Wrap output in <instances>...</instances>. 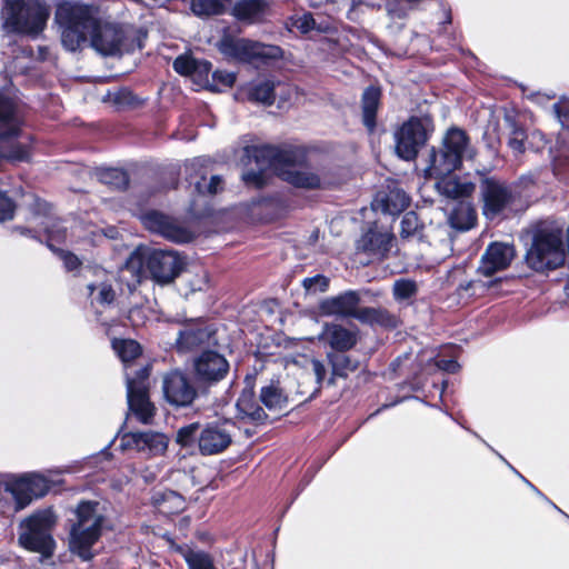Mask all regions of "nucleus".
Wrapping results in <instances>:
<instances>
[{
	"label": "nucleus",
	"mask_w": 569,
	"mask_h": 569,
	"mask_svg": "<svg viewBox=\"0 0 569 569\" xmlns=\"http://www.w3.org/2000/svg\"><path fill=\"white\" fill-rule=\"evenodd\" d=\"M54 19L61 28V42L69 51L78 50L90 36L91 47L103 56L130 53L143 48L147 32L130 34L121 26L101 22L92 6L63 2Z\"/></svg>",
	"instance_id": "1"
},
{
	"label": "nucleus",
	"mask_w": 569,
	"mask_h": 569,
	"mask_svg": "<svg viewBox=\"0 0 569 569\" xmlns=\"http://www.w3.org/2000/svg\"><path fill=\"white\" fill-rule=\"evenodd\" d=\"M249 161H254L258 170L249 169L242 173V181L247 187L263 189L269 183L268 168L276 176L298 189L318 190L321 188L319 174L310 171L296 170L307 168L309 163L308 150L297 144H251L243 149Z\"/></svg>",
	"instance_id": "2"
},
{
	"label": "nucleus",
	"mask_w": 569,
	"mask_h": 569,
	"mask_svg": "<svg viewBox=\"0 0 569 569\" xmlns=\"http://www.w3.org/2000/svg\"><path fill=\"white\" fill-rule=\"evenodd\" d=\"M470 144V137L466 130L451 126L445 132L441 146L431 147L428 154V166L425 169L427 178L443 180L459 170L463 162V154Z\"/></svg>",
	"instance_id": "3"
},
{
	"label": "nucleus",
	"mask_w": 569,
	"mask_h": 569,
	"mask_svg": "<svg viewBox=\"0 0 569 569\" xmlns=\"http://www.w3.org/2000/svg\"><path fill=\"white\" fill-rule=\"evenodd\" d=\"M566 261L563 232L560 228L538 227L533 230L525 263L538 273H548L562 267Z\"/></svg>",
	"instance_id": "4"
},
{
	"label": "nucleus",
	"mask_w": 569,
	"mask_h": 569,
	"mask_svg": "<svg viewBox=\"0 0 569 569\" xmlns=\"http://www.w3.org/2000/svg\"><path fill=\"white\" fill-rule=\"evenodd\" d=\"M134 264L139 270L144 268L157 284L166 286L181 274L187 260L186 256L173 250L137 248L127 260V267Z\"/></svg>",
	"instance_id": "5"
},
{
	"label": "nucleus",
	"mask_w": 569,
	"mask_h": 569,
	"mask_svg": "<svg viewBox=\"0 0 569 569\" xmlns=\"http://www.w3.org/2000/svg\"><path fill=\"white\" fill-rule=\"evenodd\" d=\"M6 24L14 33L39 36L47 27L50 7L44 0H3Z\"/></svg>",
	"instance_id": "6"
},
{
	"label": "nucleus",
	"mask_w": 569,
	"mask_h": 569,
	"mask_svg": "<svg viewBox=\"0 0 569 569\" xmlns=\"http://www.w3.org/2000/svg\"><path fill=\"white\" fill-rule=\"evenodd\" d=\"M435 129L431 116H410L393 133L397 157L405 161H415L432 137Z\"/></svg>",
	"instance_id": "7"
},
{
	"label": "nucleus",
	"mask_w": 569,
	"mask_h": 569,
	"mask_svg": "<svg viewBox=\"0 0 569 569\" xmlns=\"http://www.w3.org/2000/svg\"><path fill=\"white\" fill-rule=\"evenodd\" d=\"M21 127L16 117L14 102L0 92V160L27 162L30 160V147L18 141Z\"/></svg>",
	"instance_id": "8"
},
{
	"label": "nucleus",
	"mask_w": 569,
	"mask_h": 569,
	"mask_svg": "<svg viewBox=\"0 0 569 569\" xmlns=\"http://www.w3.org/2000/svg\"><path fill=\"white\" fill-rule=\"evenodd\" d=\"M53 521L47 513H34L22 523L19 533V545L31 552L40 553L42 558H51L54 553L56 541L52 537Z\"/></svg>",
	"instance_id": "9"
},
{
	"label": "nucleus",
	"mask_w": 569,
	"mask_h": 569,
	"mask_svg": "<svg viewBox=\"0 0 569 569\" xmlns=\"http://www.w3.org/2000/svg\"><path fill=\"white\" fill-rule=\"evenodd\" d=\"M193 379L198 387L210 388L227 378L229 361L217 350H202L193 360Z\"/></svg>",
	"instance_id": "10"
},
{
	"label": "nucleus",
	"mask_w": 569,
	"mask_h": 569,
	"mask_svg": "<svg viewBox=\"0 0 569 569\" xmlns=\"http://www.w3.org/2000/svg\"><path fill=\"white\" fill-rule=\"evenodd\" d=\"M480 193L482 214L490 220L499 217L516 200L511 187L496 177L481 178Z\"/></svg>",
	"instance_id": "11"
},
{
	"label": "nucleus",
	"mask_w": 569,
	"mask_h": 569,
	"mask_svg": "<svg viewBox=\"0 0 569 569\" xmlns=\"http://www.w3.org/2000/svg\"><path fill=\"white\" fill-rule=\"evenodd\" d=\"M393 241L395 234L373 221L356 241V251L367 256V263L381 262L389 257Z\"/></svg>",
	"instance_id": "12"
},
{
	"label": "nucleus",
	"mask_w": 569,
	"mask_h": 569,
	"mask_svg": "<svg viewBox=\"0 0 569 569\" xmlns=\"http://www.w3.org/2000/svg\"><path fill=\"white\" fill-rule=\"evenodd\" d=\"M142 224L152 233H157L176 243H189L193 233L179 224L177 220L159 210H148L141 216Z\"/></svg>",
	"instance_id": "13"
},
{
	"label": "nucleus",
	"mask_w": 569,
	"mask_h": 569,
	"mask_svg": "<svg viewBox=\"0 0 569 569\" xmlns=\"http://www.w3.org/2000/svg\"><path fill=\"white\" fill-rule=\"evenodd\" d=\"M162 391L164 400L174 408L189 407L198 396L190 378L179 369L170 370L163 376Z\"/></svg>",
	"instance_id": "14"
},
{
	"label": "nucleus",
	"mask_w": 569,
	"mask_h": 569,
	"mask_svg": "<svg viewBox=\"0 0 569 569\" xmlns=\"http://www.w3.org/2000/svg\"><path fill=\"white\" fill-rule=\"evenodd\" d=\"M106 518L103 515L94 518V521L87 528L71 527L69 548L83 561H90L94 555L92 552L93 545L100 539L102 526Z\"/></svg>",
	"instance_id": "15"
},
{
	"label": "nucleus",
	"mask_w": 569,
	"mask_h": 569,
	"mask_svg": "<svg viewBox=\"0 0 569 569\" xmlns=\"http://www.w3.org/2000/svg\"><path fill=\"white\" fill-rule=\"evenodd\" d=\"M216 330L202 319H190L183 323V329L176 340L179 351H192L204 345H209Z\"/></svg>",
	"instance_id": "16"
},
{
	"label": "nucleus",
	"mask_w": 569,
	"mask_h": 569,
	"mask_svg": "<svg viewBox=\"0 0 569 569\" xmlns=\"http://www.w3.org/2000/svg\"><path fill=\"white\" fill-rule=\"evenodd\" d=\"M361 297L356 290H347L338 296L326 298L319 305L325 316H339L359 320Z\"/></svg>",
	"instance_id": "17"
},
{
	"label": "nucleus",
	"mask_w": 569,
	"mask_h": 569,
	"mask_svg": "<svg viewBox=\"0 0 569 569\" xmlns=\"http://www.w3.org/2000/svg\"><path fill=\"white\" fill-rule=\"evenodd\" d=\"M513 257V246L498 241L491 242L480 259L478 272L486 277H491L496 272L507 269Z\"/></svg>",
	"instance_id": "18"
},
{
	"label": "nucleus",
	"mask_w": 569,
	"mask_h": 569,
	"mask_svg": "<svg viewBox=\"0 0 569 569\" xmlns=\"http://www.w3.org/2000/svg\"><path fill=\"white\" fill-rule=\"evenodd\" d=\"M127 399L129 410L143 425H149L156 416V407L150 401L149 386L140 382L128 381Z\"/></svg>",
	"instance_id": "19"
},
{
	"label": "nucleus",
	"mask_w": 569,
	"mask_h": 569,
	"mask_svg": "<svg viewBox=\"0 0 569 569\" xmlns=\"http://www.w3.org/2000/svg\"><path fill=\"white\" fill-rule=\"evenodd\" d=\"M383 92L379 84H369L360 97L361 123L369 136L378 130V113L382 107Z\"/></svg>",
	"instance_id": "20"
},
{
	"label": "nucleus",
	"mask_w": 569,
	"mask_h": 569,
	"mask_svg": "<svg viewBox=\"0 0 569 569\" xmlns=\"http://www.w3.org/2000/svg\"><path fill=\"white\" fill-rule=\"evenodd\" d=\"M231 442V435L218 422L207 423L198 437V448L202 456L221 453Z\"/></svg>",
	"instance_id": "21"
},
{
	"label": "nucleus",
	"mask_w": 569,
	"mask_h": 569,
	"mask_svg": "<svg viewBox=\"0 0 569 569\" xmlns=\"http://www.w3.org/2000/svg\"><path fill=\"white\" fill-rule=\"evenodd\" d=\"M256 214L264 223L284 218L290 209L289 199L279 192L261 196L252 200Z\"/></svg>",
	"instance_id": "22"
},
{
	"label": "nucleus",
	"mask_w": 569,
	"mask_h": 569,
	"mask_svg": "<svg viewBox=\"0 0 569 569\" xmlns=\"http://www.w3.org/2000/svg\"><path fill=\"white\" fill-rule=\"evenodd\" d=\"M410 197L400 187V183L390 181L385 190L377 193L373 203H377L383 213L398 216L410 206Z\"/></svg>",
	"instance_id": "23"
},
{
	"label": "nucleus",
	"mask_w": 569,
	"mask_h": 569,
	"mask_svg": "<svg viewBox=\"0 0 569 569\" xmlns=\"http://www.w3.org/2000/svg\"><path fill=\"white\" fill-rule=\"evenodd\" d=\"M236 418L256 426L266 425L269 416L259 406L252 387L243 388L236 402Z\"/></svg>",
	"instance_id": "24"
},
{
	"label": "nucleus",
	"mask_w": 569,
	"mask_h": 569,
	"mask_svg": "<svg viewBox=\"0 0 569 569\" xmlns=\"http://www.w3.org/2000/svg\"><path fill=\"white\" fill-rule=\"evenodd\" d=\"M208 169L203 163L193 162L186 167V180L193 187L192 194H216L222 190V178L212 176L207 183Z\"/></svg>",
	"instance_id": "25"
},
{
	"label": "nucleus",
	"mask_w": 569,
	"mask_h": 569,
	"mask_svg": "<svg viewBox=\"0 0 569 569\" xmlns=\"http://www.w3.org/2000/svg\"><path fill=\"white\" fill-rule=\"evenodd\" d=\"M236 96L241 100L270 107L276 101V84L269 79L250 81L240 87Z\"/></svg>",
	"instance_id": "26"
},
{
	"label": "nucleus",
	"mask_w": 569,
	"mask_h": 569,
	"mask_svg": "<svg viewBox=\"0 0 569 569\" xmlns=\"http://www.w3.org/2000/svg\"><path fill=\"white\" fill-rule=\"evenodd\" d=\"M218 47L219 51L223 56L242 62L252 61V51L256 48L254 41L249 39H237L229 34L221 38Z\"/></svg>",
	"instance_id": "27"
},
{
	"label": "nucleus",
	"mask_w": 569,
	"mask_h": 569,
	"mask_svg": "<svg viewBox=\"0 0 569 569\" xmlns=\"http://www.w3.org/2000/svg\"><path fill=\"white\" fill-rule=\"evenodd\" d=\"M359 321L371 327H380L385 330H395L400 325V319L386 308L362 307Z\"/></svg>",
	"instance_id": "28"
},
{
	"label": "nucleus",
	"mask_w": 569,
	"mask_h": 569,
	"mask_svg": "<svg viewBox=\"0 0 569 569\" xmlns=\"http://www.w3.org/2000/svg\"><path fill=\"white\" fill-rule=\"evenodd\" d=\"M323 335L330 348L336 352H346L357 343L356 332L341 325H327Z\"/></svg>",
	"instance_id": "29"
},
{
	"label": "nucleus",
	"mask_w": 569,
	"mask_h": 569,
	"mask_svg": "<svg viewBox=\"0 0 569 569\" xmlns=\"http://www.w3.org/2000/svg\"><path fill=\"white\" fill-rule=\"evenodd\" d=\"M267 8L266 0H238L231 13L238 21L251 24L262 20Z\"/></svg>",
	"instance_id": "30"
},
{
	"label": "nucleus",
	"mask_w": 569,
	"mask_h": 569,
	"mask_svg": "<svg viewBox=\"0 0 569 569\" xmlns=\"http://www.w3.org/2000/svg\"><path fill=\"white\" fill-rule=\"evenodd\" d=\"M152 502L158 511L166 516L178 515L184 509V498L173 490L157 492L152 497Z\"/></svg>",
	"instance_id": "31"
},
{
	"label": "nucleus",
	"mask_w": 569,
	"mask_h": 569,
	"mask_svg": "<svg viewBox=\"0 0 569 569\" xmlns=\"http://www.w3.org/2000/svg\"><path fill=\"white\" fill-rule=\"evenodd\" d=\"M328 361L331 366L329 383H333L336 377L347 378L349 373L359 368V361L346 355V352H330L328 353Z\"/></svg>",
	"instance_id": "32"
},
{
	"label": "nucleus",
	"mask_w": 569,
	"mask_h": 569,
	"mask_svg": "<svg viewBox=\"0 0 569 569\" xmlns=\"http://www.w3.org/2000/svg\"><path fill=\"white\" fill-rule=\"evenodd\" d=\"M450 224L459 231H467L477 223V212L468 203H460L453 208L449 217Z\"/></svg>",
	"instance_id": "33"
},
{
	"label": "nucleus",
	"mask_w": 569,
	"mask_h": 569,
	"mask_svg": "<svg viewBox=\"0 0 569 569\" xmlns=\"http://www.w3.org/2000/svg\"><path fill=\"white\" fill-rule=\"evenodd\" d=\"M259 399L269 410H282L288 402V397L284 391L274 383L262 387Z\"/></svg>",
	"instance_id": "34"
},
{
	"label": "nucleus",
	"mask_w": 569,
	"mask_h": 569,
	"mask_svg": "<svg viewBox=\"0 0 569 569\" xmlns=\"http://www.w3.org/2000/svg\"><path fill=\"white\" fill-rule=\"evenodd\" d=\"M99 180L113 190L126 191L130 184V176L121 168H104L98 173Z\"/></svg>",
	"instance_id": "35"
},
{
	"label": "nucleus",
	"mask_w": 569,
	"mask_h": 569,
	"mask_svg": "<svg viewBox=\"0 0 569 569\" xmlns=\"http://www.w3.org/2000/svg\"><path fill=\"white\" fill-rule=\"evenodd\" d=\"M443 193L452 199L469 198L475 191V183L461 182L457 177H448L439 182Z\"/></svg>",
	"instance_id": "36"
},
{
	"label": "nucleus",
	"mask_w": 569,
	"mask_h": 569,
	"mask_svg": "<svg viewBox=\"0 0 569 569\" xmlns=\"http://www.w3.org/2000/svg\"><path fill=\"white\" fill-rule=\"evenodd\" d=\"M6 490L11 493L16 510L24 509L34 499L23 477L7 481Z\"/></svg>",
	"instance_id": "37"
},
{
	"label": "nucleus",
	"mask_w": 569,
	"mask_h": 569,
	"mask_svg": "<svg viewBox=\"0 0 569 569\" xmlns=\"http://www.w3.org/2000/svg\"><path fill=\"white\" fill-rule=\"evenodd\" d=\"M111 346L120 360L124 363L131 362L142 355V347L134 339L113 338Z\"/></svg>",
	"instance_id": "38"
},
{
	"label": "nucleus",
	"mask_w": 569,
	"mask_h": 569,
	"mask_svg": "<svg viewBox=\"0 0 569 569\" xmlns=\"http://www.w3.org/2000/svg\"><path fill=\"white\" fill-rule=\"evenodd\" d=\"M231 0H191V11L197 17L220 16L226 12Z\"/></svg>",
	"instance_id": "39"
},
{
	"label": "nucleus",
	"mask_w": 569,
	"mask_h": 569,
	"mask_svg": "<svg viewBox=\"0 0 569 569\" xmlns=\"http://www.w3.org/2000/svg\"><path fill=\"white\" fill-rule=\"evenodd\" d=\"M425 223L420 220L416 211H408L403 214L400 222L401 239H410L417 237L422 239Z\"/></svg>",
	"instance_id": "40"
},
{
	"label": "nucleus",
	"mask_w": 569,
	"mask_h": 569,
	"mask_svg": "<svg viewBox=\"0 0 569 569\" xmlns=\"http://www.w3.org/2000/svg\"><path fill=\"white\" fill-rule=\"evenodd\" d=\"M506 121L510 128V136L508 139V147L518 154H522L526 151L525 142L528 138L527 131L522 123L512 117H507Z\"/></svg>",
	"instance_id": "41"
},
{
	"label": "nucleus",
	"mask_w": 569,
	"mask_h": 569,
	"mask_svg": "<svg viewBox=\"0 0 569 569\" xmlns=\"http://www.w3.org/2000/svg\"><path fill=\"white\" fill-rule=\"evenodd\" d=\"M153 439H161V433L159 432H128L122 437L123 446L131 449H137L138 451H143L148 449L149 441Z\"/></svg>",
	"instance_id": "42"
},
{
	"label": "nucleus",
	"mask_w": 569,
	"mask_h": 569,
	"mask_svg": "<svg viewBox=\"0 0 569 569\" xmlns=\"http://www.w3.org/2000/svg\"><path fill=\"white\" fill-rule=\"evenodd\" d=\"M99 502L91 500H81L76 508L77 521L71 527H84L90 520L94 521Z\"/></svg>",
	"instance_id": "43"
},
{
	"label": "nucleus",
	"mask_w": 569,
	"mask_h": 569,
	"mask_svg": "<svg viewBox=\"0 0 569 569\" xmlns=\"http://www.w3.org/2000/svg\"><path fill=\"white\" fill-rule=\"evenodd\" d=\"M201 425L192 422L178 429L176 442L183 448H190L198 443V437L201 432Z\"/></svg>",
	"instance_id": "44"
},
{
	"label": "nucleus",
	"mask_w": 569,
	"mask_h": 569,
	"mask_svg": "<svg viewBox=\"0 0 569 569\" xmlns=\"http://www.w3.org/2000/svg\"><path fill=\"white\" fill-rule=\"evenodd\" d=\"M50 241H51V237H49V239H48L49 250L51 252H53L63 262V267L67 271H69V272L76 271L82 267V261L76 253H73L70 250H64V249L58 248L54 244H52Z\"/></svg>",
	"instance_id": "45"
},
{
	"label": "nucleus",
	"mask_w": 569,
	"mask_h": 569,
	"mask_svg": "<svg viewBox=\"0 0 569 569\" xmlns=\"http://www.w3.org/2000/svg\"><path fill=\"white\" fill-rule=\"evenodd\" d=\"M183 558L189 569H217L211 556L204 551L189 549Z\"/></svg>",
	"instance_id": "46"
},
{
	"label": "nucleus",
	"mask_w": 569,
	"mask_h": 569,
	"mask_svg": "<svg viewBox=\"0 0 569 569\" xmlns=\"http://www.w3.org/2000/svg\"><path fill=\"white\" fill-rule=\"evenodd\" d=\"M236 80L237 76L234 72L218 69L211 73V81L208 82L207 87L210 91L218 92L223 88H231Z\"/></svg>",
	"instance_id": "47"
},
{
	"label": "nucleus",
	"mask_w": 569,
	"mask_h": 569,
	"mask_svg": "<svg viewBox=\"0 0 569 569\" xmlns=\"http://www.w3.org/2000/svg\"><path fill=\"white\" fill-rule=\"evenodd\" d=\"M23 479L34 499L44 497L51 488L49 479L41 475L32 473L23 476Z\"/></svg>",
	"instance_id": "48"
},
{
	"label": "nucleus",
	"mask_w": 569,
	"mask_h": 569,
	"mask_svg": "<svg viewBox=\"0 0 569 569\" xmlns=\"http://www.w3.org/2000/svg\"><path fill=\"white\" fill-rule=\"evenodd\" d=\"M113 103L118 108L133 109L140 107L143 101L130 88L122 87L114 93Z\"/></svg>",
	"instance_id": "49"
},
{
	"label": "nucleus",
	"mask_w": 569,
	"mask_h": 569,
	"mask_svg": "<svg viewBox=\"0 0 569 569\" xmlns=\"http://www.w3.org/2000/svg\"><path fill=\"white\" fill-rule=\"evenodd\" d=\"M254 46L252 60H278L283 57V50L279 46L264 44L258 41H254Z\"/></svg>",
	"instance_id": "50"
},
{
	"label": "nucleus",
	"mask_w": 569,
	"mask_h": 569,
	"mask_svg": "<svg viewBox=\"0 0 569 569\" xmlns=\"http://www.w3.org/2000/svg\"><path fill=\"white\" fill-rule=\"evenodd\" d=\"M418 292V286L411 279H398L393 283V297L397 300H408L415 297Z\"/></svg>",
	"instance_id": "51"
},
{
	"label": "nucleus",
	"mask_w": 569,
	"mask_h": 569,
	"mask_svg": "<svg viewBox=\"0 0 569 569\" xmlns=\"http://www.w3.org/2000/svg\"><path fill=\"white\" fill-rule=\"evenodd\" d=\"M173 70L180 76H193L196 69V58L188 54L178 56L173 63Z\"/></svg>",
	"instance_id": "52"
},
{
	"label": "nucleus",
	"mask_w": 569,
	"mask_h": 569,
	"mask_svg": "<svg viewBox=\"0 0 569 569\" xmlns=\"http://www.w3.org/2000/svg\"><path fill=\"white\" fill-rule=\"evenodd\" d=\"M16 210V201L8 196L7 191L0 190V222L13 219Z\"/></svg>",
	"instance_id": "53"
},
{
	"label": "nucleus",
	"mask_w": 569,
	"mask_h": 569,
	"mask_svg": "<svg viewBox=\"0 0 569 569\" xmlns=\"http://www.w3.org/2000/svg\"><path fill=\"white\" fill-rule=\"evenodd\" d=\"M329 278H327L323 274H316L313 277H308L302 280V286L306 289L307 292L316 293L325 292L329 288Z\"/></svg>",
	"instance_id": "54"
},
{
	"label": "nucleus",
	"mask_w": 569,
	"mask_h": 569,
	"mask_svg": "<svg viewBox=\"0 0 569 569\" xmlns=\"http://www.w3.org/2000/svg\"><path fill=\"white\" fill-rule=\"evenodd\" d=\"M116 297H117V295H116V291H114L112 284H110L108 282H102L99 287V292H98L96 300L100 305L110 306L114 302Z\"/></svg>",
	"instance_id": "55"
},
{
	"label": "nucleus",
	"mask_w": 569,
	"mask_h": 569,
	"mask_svg": "<svg viewBox=\"0 0 569 569\" xmlns=\"http://www.w3.org/2000/svg\"><path fill=\"white\" fill-rule=\"evenodd\" d=\"M212 63L206 59H196V69H194V76L198 77L200 80L206 81L208 84L209 77L212 73Z\"/></svg>",
	"instance_id": "56"
},
{
	"label": "nucleus",
	"mask_w": 569,
	"mask_h": 569,
	"mask_svg": "<svg viewBox=\"0 0 569 569\" xmlns=\"http://www.w3.org/2000/svg\"><path fill=\"white\" fill-rule=\"evenodd\" d=\"M188 213L192 218L200 220L210 217L212 214V209L209 206H203L199 208L197 204V200L192 198L188 207Z\"/></svg>",
	"instance_id": "57"
},
{
	"label": "nucleus",
	"mask_w": 569,
	"mask_h": 569,
	"mask_svg": "<svg viewBox=\"0 0 569 569\" xmlns=\"http://www.w3.org/2000/svg\"><path fill=\"white\" fill-rule=\"evenodd\" d=\"M435 366L439 370L448 372V373H457L461 368L460 363L456 359H445V358L436 359Z\"/></svg>",
	"instance_id": "58"
},
{
	"label": "nucleus",
	"mask_w": 569,
	"mask_h": 569,
	"mask_svg": "<svg viewBox=\"0 0 569 569\" xmlns=\"http://www.w3.org/2000/svg\"><path fill=\"white\" fill-rule=\"evenodd\" d=\"M557 117L565 123L569 122V98H561L553 104Z\"/></svg>",
	"instance_id": "59"
},
{
	"label": "nucleus",
	"mask_w": 569,
	"mask_h": 569,
	"mask_svg": "<svg viewBox=\"0 0 569 569\" xmlns=\"http://www.w3.org/2000/svg\"><path fill=\"white\" fill-rule=\"evenodd\" d=\"M33 212L37 214L49 216L51 212V204L46 200L37 198L33 203Z\"/></svg>",
	"instance_id": "60"
},
{
	"label": "nucleus",
	"mask_w": 569,
	"mask_h": 569,
	"mask_svg": "<svg viewBox=\"0 0 569 569\" xmlns=\"http://www.w3.org/2000/svg\"><path fill=\"white\" fill-rule=\"evenodd\" d=\"M150 376V368L144 366L136 371V376L133 378L128 379V381L140 382L143 386H148L147 381Z\"/></svg>",
	"instance_id": "61"
},
{
	"label": "nucleus",
	"mask_w": 569,
	"mask_h": 569,
	"mask_svg": "<svg viewBox=\"0 0 569 569\" xmlns=\"http://www.w3.org/2000/svg\"><path fill=\"white\" fill-rule=\"evenodd\" d=\"M312 368L318 383H321L327 375V369L320 360H312Z\"/></svg>",
	"instance_id": "62"
},
{
	"label": "nucleus",
	"mask_w": 569,
	"mask_h": 569,
	"mask_svg": "<svg viewBox=\"0 0 569 569\" xmlns=\"http://www.w3.org/2000/svg\"><path fill=\"white\" fill-rule=\"evenodd\" d=\"M148 449L153 452H162L167 449L166 436L161 433V439L149 441Z\"/></svg>",
	"instance_id": "63"
},
{
	"label": "nucleus",
	"mask_w": 569,
	"mask_h": 569,
	"mask_svg": "<svg viewBox=\"0 0 569 569\" xmlns=\"http://www.w3.org/2000/svg\"><path fill=\"white\" fill-rule=\"evenodd\" d=\"M46 244L48 246V239L49 237H51V243L54 244L53 242H61L63 241L64 239V236H61L60 233H54L53 231L51 230H46Z\"/></svg>",
	"instance_id": "64"
}]
</instances>
